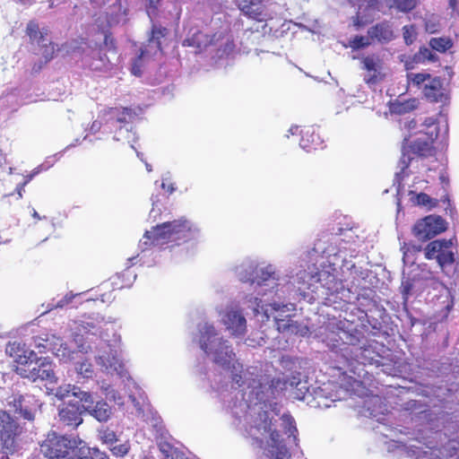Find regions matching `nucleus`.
Segmentation results:
<instances>
[{
	"instance_id": "obj_1",
	"label": "nucleus",
	"mask_w": 459,
	"mask_h": 459,
	"mask_svg": "<svg viewBox=\"0 0 459 459\" xmlns=\"http://www.w3.org/2000/svg\"><path fill=\"white\" fill-rule=\"evenodd\" d=\"M144 245L153 247L169 243L181 245L196 241L200 238V229L189 220L182 217L172 221L163 222L147 230L143 236Z\"/></svg>"
},
{
	"instance_id": "obj_2",
	"label": "nucleus",
	"mask_w": 459,
	"mask_h": 459,
	"mask_svg": "<svg viewBox=\"0 0 459 459\" xmlns=\"http://www.w3.org/2000/svg\"><path fill=\"white\" fill-rule=\"evenodd\" d=\"M423 129L420 131V135L411 142L407 147H403V155L400 160L401 172L406 176V169H409L413 157L411 154L420 158H429L435 156L436 148L434 143L439 134V126L436 119L432 117L426 118Z\"/></svg>"
},
{
	"instance_id": "obj_3",
	"label": "nucleus",
	"mask_w": 459,
	"mask_h": 459,
	"mask_svg": "<svg viewBox=\"0 0 459 459\" xmlns=\"http://www.w3.org/2000/svg\"><path fill=\"white\" fill-rule=\"evenodd\" d=\"M83 444L79 437L49 431L40 443V452L46 459H78L79 447Z\"/></svg>"
},
{
	"instance_id": "obj_4",
	"label": "nucleus",
	"mask_w": 459,
	"mask_h": 459,
	"mask_svg": "<svg viewBox=\"0 0 459 459\" xmlns=\"http://www.w3.org/2000/svg\"><path fill=\"white\" fill-rule=\"evenodd\" d=\"M200 347L207 354L213 352L214 362L230 368L235 358V353L227 342L217 337V333L212 325L205 324L200 330Z\"/></svg>"
},
{
	"instance_id": "obj_5",
	"label": "nucleus",
	"mask_w": 459,
	"mask_h": 459,
	"mask_svg": "<svg viewBox=\"0 0 459 459\" xmlns=\"http://www.w3.org/2000/svg\"><path fill=\"white\" fill-rule=\"evenodd\" d=\"M23 427L7 411H0V459H9L17 452Z\"/></svg>"
},
{
	"instance_id": "obj_6",
	"label": "nucleus",
	"mask_w": 459,
	"mask_h": 459,
	"mask_svg": "<svg viewBox=\"0 0 459 459\" xmlns=\"http://www.w3.org/2000/svg\"><path fill=\"white\" fill-rule=\"evenodd\" d=\"M407 77L413 87L422 91V94L427 100L435 103L448 100V93L440 77H433L428 73H411L408 74Z\"/></svg>"
},
{
	"instance_id": "obj_7",
	"label": "nucleus",
	"mask_w": 459,
	"mask_h": 459,
	"mask_svg": "<svg viewBox=\"0 0 459 459\" xmlns=\"http://www.w3.org/2000/svg\"><path fill=\"white\" fill-rule=\"evenodd\" d=\"M204 34L202 31L195 32L191 38H187L183 41V46L196 47L201 48L202 46L217 45L220 41L225 40L223 46L218 49L220 56H229L235 48V42L232 35L230 34V26L229 23H224L221 26L220 30L210 36L209 40L203 42L200 38Z\"/></svg>"
},
{
	"instance_id": "obj_8",
	"label": "nucleus",
	"mask_w": 459,
	"mask_h": 459,
	"mask_svg": "<svg viewBox=\"0 0 459 459\" xmlns=\"http://www.w3.org/2000/svg\"><path fill=\"white\" fill-rule=\"evenodd\" d=\"M448 223L440 215L430 214L419 219L411 228L412 235L421 242L432 239L447 230Z\"/></svg>"
},
{
	"instance_id": "obj_9",
	"label": "nucleus",
	"mask_w": 459,
	"mask_h": 459,
	"mask_svg": "<svg viewBox=\"0 0 459 459\" xmlns=\"http://www.w3.org/2000/svg\"><path fill=\"white\" fill-rule=\"evenodd\" d=\"M452 239H435L424 247V255L428 260L435 259L441 268L451 265L455 261V255L452 248Z\"/></svg>"
},
{
	"instance_id": "obj_10",
	"label": "nucleus",
	"mask_w": 459,
	"mask_h": 459,
	"mask_svg": "<svg viewBox=\"0 0 459 459\" xmlns=\"http://www.w3.org/2000/svg\"><path fill=\"white\" fill-rule=\"evenodd\" d=\"M8 405L13 407L14 411L19 413L24 420L33 421L41 403L32 394H13L9 397Z\"/></svg>"
},
{
	"instance_id": "obj_11",
	"label": "nucleus",
	"mask_w": 459,
	"mask_h": 459,
	"mask_svg": "<svg viewBox=\"0 0 459 459\" xmlns=\"http://www.w3.org/2000/svg\"><path fill=\"white\" fill-rule=\"evenodd\" d=\"M361 67L367 72L364 81L367 84H376L385 78L384 61L379 55L372 53L360 59Z\"/></svg>"
},
{
	"instance_id": "obj_12",
	"label": "nucleus",
	"mask_w": 459,
	"mask_h": 459,
	"mask_svg": "<svg viewBox=\"0 0 459 459\" xmlns=\"http://www.w3.org/2000/svg\"><path fill=\"white\" fill-rule=\"evenodd\" d=\"M89 409L90 407L87 410ZM85 410L83 403H80L79 400L75 403L70 401L59 409V420L66 426L77 428L82 423V415L85 412Z\"/></svg>"
},
{
	"instance_id": "obj_13",
	"label": "nucleus",
	"mask_w": 459,
	"mask_h": 459,
	"mask_svg": "<svg viewBox=\"0 0 459 459\" xmlns=\"http://www.w3.org/2000/svg\"><path fill=\"white\" fill-rule=\"evenodd\" d=\"M334 272L335 269L329 265L327 269H322L311 278L315 279L316 282H320L327 290L328 294H337L344 289V286L342 281L337 278Z\"/></svg>"
},
{
	"instance_id": "obj_14",
	"label": "nucleus",
	"mask_w": 459,
	"mask_h": 459,
	"mask_svg": "<svg viewBox=\"0 0 459 459\" xmlns=\"http://www.w3.org/2000/svg\"><path fill=\"white\" fill-rule=\"evenodd\" d=\"M7 351L14 358V362L16 363L14 371L18 375L21 368L22 369H29L36 364L34 361L37 359V354L32 351H27L22 350L20 343H10L7 347Z\"/></svg>"
},
{
	"instance_id": "obj_15",
	"label": "nucleus",
	"mask_w": 459,
	"mask_h": 459,
	"mask_svg": "<svg viewBox=\"0 0 459 459\" xmlns=\"http://www.w3.org/2000/svg\"><path fill=\"white\" fill-rule=\"evenodd\" d=\"M19 376L24 378H29L33 382L37 380H46L49 383H56V377L51 367V364L42 362L39 366L36 364L29 369H19Z\"/></svg>"
},
{
	"instance_id": "obj_16",
	"label": "nucleus",
	"mask_w": 459,
	"mask_h": 459,
	"mask_svg": "<svg viewBox=\"0 0 459 459\" xmlns=\"http://www.w3.org/2000/svg\"><path fill=\"white\" fill-rule=\"evenodd\" d=\"M368 35L372 42L379 44H387L395 39V33L393 23L389 21L377 22L368 30Z\"/></svg>"
},
{
	"instance_id": "obj_17",
	"label": "nucleus",
	"mask_w": 459,
	"mask_h": 459,
	"mask_svg": "<svg viewBox=\"0 0 459 459\" xmlns=\"http://www.w3.org/2000/svg\"><path fill=\"white\" fill-rule=\"evenodd\" d=\"M136 116L134 110L126 107L107 108L102 111V117L106 123L126 125Z\"/></svg>"
},
{
	"instance_id": "obj_18",
	"label": "nucleus",
	"mask_w": 459,
	"mask_h": 459,
	"mask_svg": "<svg viewBox=\"0 0 459 459\" xmlns=\"http://www.w3.org/2000/svg\"><path fill=\"white\" fill-rule=\"evenodd\" d=\"M70 394L80 403H83L85 409H88L93 403V397L90 392L82 391L80 387L70 384L57 387L55 394L59 400H63Z\"/></svg>"
},
{
	"instance_id": "obj_19",
	"label": "nucleus",
	"mask_w": 459,
	"mask_h": 459,
	"mask_svg": "<svg viewBox=\"0 0 459 459\" xmlns=\"http://www.w3.org/2000/svg\"><path fill=\"white\" fill-rule=\"evenodd\" d=\"M271 444L264 453V459H290V454L285 445L280 441V434L276 429L268 432Z\"/></svg>"
},
{
	"instance_id": "obj_20",
	"label": "nucleus",
	"mask_w": 459,
	"mask_h": 459,
	"mask_svg": "<svg viewBox=\"0 0 459 459\" xmlns=\"http://www.w3.org/2000/svg\"><path fill=\"white\" fill-rule=\"evenodd\" d=\"M227 328L236 336H241L245 333L247 328V321L244 316L237 310L228 311L223 318Z\"/></svg>"
},
{
	"instance_id": "obj_21",
	"label": "nucleus",
	"mask_w": 459,
	"mask_h": 459,
	"mask_svg": "<svg viewBox=\"0 0 459 459\" xmlns=\"http://www.w3.org/2000/svg\"><path fill=\"white\" fill-rule=\"evenodd\" d=\"M240 11L248 18L257 22L264 21V0H237Z\"/></svg>"
},
{
	"instance_id": "obj_22",
	"label": "nucleus",
	"mask_w": 459,
	"mask_h": 459,
	"mask_svg": "<svg viewBox=\"0 0 459 459\" xmlns=\"http://www.w3.org/2000/svg\"><path fill=\"white\" fill-rule=\"evenodd\" d=\"M300 134L299 145L304 150L310 152L322 147L323 140L321 139L316 128L314 126H307L303 128Z\"/></svg>"
},
{
	"instance_id": "obj_23",
	"label": "nucleus",
	"mask_w": 459,
	"mask_h": 459,
	"mask_svg": "<svg viewBox=\"0 0 459 459\" xmlns=\"http://www.w3.org/2000/svg\"><path fill=\"white\" fill-rule=\"evenodd\" d=\"M108 52L102 47H99L96 54L91 56L89 66L93 71L107 72L111 69L112 63L107 56Z\"/></svg>"
},
{
	"instance_id": "obj_24",
	"label": "nucleus",
	"mask_w": 459,
	"mask_h": 459,
	"mask_svg": "<svg viewBox=\"0 0 459 459\" xmlns=\"http://www.w3.org/2000/svg\"><path fill=\"white\" fill-rule=\"evenodd\" d=\"M274 273L270 268H259L255 267L249 273L248 278H242L241 281L244 282L249 281L251 284H256L258 286L263 285L265 281L273 278Z\"/></svg>"
},
{
	"instance_id": "obj_25",
	"label": "nucleus",
	"mask_w": 459,
	"mask_h": 459,
	"mask_svg": "<svg viewBox=\"0 0 459 459\" xmlns=\"http://www.w3.org/2000/svg\"><path fill=\"white\" fill-rule=\"evenodd\" d=\"M85 411H88L99 421H107L111 414L110 407L103 401L97 402L95 404L93 403L92 407L89 410H85Z\"/></svg>"
},
{
	"instance_id": "obj_26",
	"label": "nucleus",
	"mask_w": 459,
	"mask_h": 459,
	"mask_svg": "<svg viewBox=\"0 0 459 459\" xmlns=\"http://www.w3.org/2000/svg\"><path fill=\"white\" fill-rule=\"evenodd\" d=\"M168 34V29L160 24H152L151 32L148 38L149 44H155L156 51L162 52L161 41L160 39L165 38Z\"/></svg>"
},
{
	"instance_id": "obj_27",
	"label": "nucleus",
	"mask_w": 459,
	"mask_h": 459,
	"mask_svg": "<svg viewBox=\"0 0 459 459\" xmlns=\"http://www.w3.org/2000/svg\"><path fill=\"white\" fill-rule=\"evenodd\" d=\"M48 32V30L47 29L40 30L39 24L35 21H30L26 27V34L30 41L37 42L38 44L44 41Z\"/></svg>"
},
{
	"instance_id": "obj_28",
	"label": "nucleus",
	"mask_w": 459,
	"mask_h": 459,
	"mask_svg": "<svg viewBox=\"0 0 459 459\" xmlns=\"http://www.w3.org/2000/svg\"><path fill=\"white\" fill-rule=\"evenodd\" d=\"M78 459H110L109 456L98 447H90L87 444H83L79 447Z\"/></svg>"
},
{
	"instance_id": "obj_29",
	"label": "nucleus",
	"mask_w": 459,
	"mask_h": 459,
	"mask_svg": "<svg viewBox=\"0 0 459 459\" xmlns=\"http://www.w3.org/2000/svg\"><path fill=\"white\" fill-rule=\"evenodd\" d=\"M388 9L395 8L402 13H409L417 5V0H386Z\"/></svg>"
},
{
	"instance_id": "obj_30",
	"label": "nucleus",
	"mask_w": 459,
	"mask_h": 459,
	"mask_svg": "<svg viewBox=\"0 0 459 459\" xmlns=\"http://www.w3.org/2000/svg\"><path fill=\"white\" fill-rule=\"evenodd\" d=\"M429 46L435 51L445 53L454 46V42L446 37L432 38L429 40Z\"/></svg>"
},
{
	"instance_id": "obj_31",
	"label": "nucleus",
	"mask_w": 459,
	"mask_h": 459,
	"mask_svg": "<svg viewBox=\"0 0 459 459\" xmlns=\"http://www.w3.org/2000/svg\"><path fill=\"white\" fill-rule=\"evenodd\" d=\"M369 36L356 35L349 40V47L353 50H359L368 48L372 44Z\"/></svg>"
},
{
	"instance_id": "obj_32",
	"label": "nucleus",
	"mask_w": 459,
	"mask_h": 459,
	"mask_svg": "<svg viewBox=\"0 0 459 459\" xmlns=\"http://www.w3.org/2000/svg\"><path fill=\"white\" fill-rule=\"evenodd\" d=\"M259 422L255 424V428L261 432V434H267L271 431L273 422L272 419L269 417L267 411H262L259 413Z\"/></svg>"
},
{
	"instance_id": "obj_33",
	"label": "nucleus",
	"mask_w": 459,
	"mask_h": 459,
	"mask_svg": "<svg viewBox=\"0 0 459 459\" xmlns=\"http://www.w3.org/2000/svg\"><path fill=\"white\" fill-rule=\"evenodd\" d=\"M285 426L284 430L289 434L290 437H293L294 440H297L298 429L295 424L294 419L289 414H283L281 417Z\"/></svg>"
},
{
	"instance_id": "obj_34",
	"label": "nucleus",
	"mask_w": 459,
	"mask_h": 459,
	"mask_svg": "<svg viewBox=\"0 0 459 459\" xmlns=\"http://www.w3.org/2000/svg\"><path fill=\"white\" fill-rule=\"evenodd\" d=\"M100 47H102L106 52L112 53L114 55L117 52L116 40L113 38L112 33L109 31L105 32L103 43L100 45Z\"/></svg>"
},
{
	"instance_id": "obj_35",
	"label": "nucleus",
	"mask_w": 459,
	"mask_h": 459,
	"mask_svg": "<svg viewBox=\"0 0 459 459\" xmlns=\"http://www.w3.org/2000/svg\"><path fill=\"white\" fill-rule=\"evenodd\" d=\"M148 51L145 48H141L138 56L134 59L132 64V74L140 76L142 74L143 58L146 56Z\"/></svg>"
},
{
	"instance_id": "obj_36",
	"label": "nucleus",
	"mask_w": 459,
	"mask_h": 459,
	"mask_svg": "<svg viewBox=\"0 0 459 459\" xmlns=\"http://www.w3.org/2000/svg\"><path fill=\"white\" fill-rule=\"evenodd\" d=\"M77 372L84 378L91 377L93 374L92 364L88 360L82 361L77 367Z\"/></svg>"
},
{
	"instance_id": "obj_37",
	"label": "nucleus",
	"mask_w": 459,
	"mask_h": 459,
	"mask_svg": "<svg viewBox=\"0 0 459 459\" xmlns=\"http://www.w3.org/2000/svg\"><path fill=\"white\" fill-rule=\"evenodd\" d=\"M233 369L236 372H232L231 379L232 381L238 385V386H242L244 385L243 381V366L240 363H232Z\"/></svg>"
},
{
	"instance_id": "obj_38",
	"label": "nucleus",
	"mask_w": 459,
	"mask_h": 459,
	"mask_svg": "<svg viewBox=\"0 0 459 459\" xmlns=\"http://www.w3.org/2000/svg\"><path fill=\"white\" fill-rule=\"evenodd\" d=\"M416 203L420 205L435 207L437 204V200L432 199L426 193H420L416 196Z\"/></svg>"
},
{
	"instance_id": "obj_39",
	"label": "nucleus",
	"mask_w": 459,
	"mask_h": 459,
	"mask_svg": "<svg viewBox=\"0 0 459 459\" xmlns=\"http://www.w3.org/2000/svg\"><path fill=\"white\" fill-rule=\"evenodd\" d=\"M403 39L406 45H411L415 39H416V33L414 30V27L412 25L408 26L405 25L403 27Z\"/></svg>"
},
{
	"instance_id": "obj_40",
	"label": "nucleus",
	"mask_w": 459,
	"mask_h": 459,
	"mask_svg": "<svg viewBox=\"0 0 459 459\" xmlns=\"http://www.w3.org/2000/svg\"><path fill=\"white\" fill-rule=\"evenodd\" d=\"M100 439L102 443L108 445H112L117 441V434L109 429H106L100 432Z\"/></svg>"
},
{
	"instance_id": "obj_41",
	"label": "nucleus",
	"mask_w": 459,
	"mask_h": 459,
	"mask_svg": "<svg viewBox=\"0 0 459 459\" xmlns=\"http://www.w3.org/2000/svg\"><path fill=\"white\" fill-rule=\"evenodd\" d=\"M113 455L117 457H123L129 452V446L127 444H120L114 446L110 448Z\"/></svg>"
},
{
	"instance_id": "obj_42",
	"label": "nucleus",
	"mask_w": 459,
	"mask_h": 459,
	"mask_svg": "<svg viewBox=\"0 0 459 459\" xmlns=\"http://www.w3.org/2000/svg\"><path fill=\"white\" fill-rule=\"evenodd\" d=\"M149 3L146 5V12L150 17L157 14L160 0H148Z\"/></svg>"
},
{
	"instance_id": "obj_43",
	"label": "nucleus",
	"mask_w": 459,
	"mask_h": 459,
	"mask_svg": "<svg viewBox=\"0 0 459 459\" xmlns=\"http://www.w3.org/2000/svg\"><path fill=\"white\" fill-rule=\"evenodd\" d=\"M158 446H159L160 451L163 454V455L165 457L169 456L173 452V450L176 448L173 445H171L168 441H160L158 444Z\"/></svg>"
},
{
	"instance_id": "obj_44",
	"label": "nucleus",
	"mask_w": 459,
	"mask_h": 459,
	"mask_svg": "<svg viewBox=\"0 0 459 459\" xmlns=\"http://www.w3.org/2000/svg\"><path fill=\"white\" fill-rule=\"evenodd\" d=\"M420 54L422 56L423 59L435 62L437 60V56L433 54L428 48L423 47L420 48Z\"/></svg>"
},
{
	"instance_id": "obj_45",
	"label": "nucleus",
	"mask_w": 459,
	"mask_h": 459,
	"mask_svg": "<svg viewBox=\"0 0 459 459\" xmlns=\"http://www.w3.org/2000/svg\"><path fill=\"white\" fill-rule=\"evenodd\" d=\"M46 61H49L53 58L54 55V44L52 42L49 43V46H45V51L43 53Z\"/></svg>"
},
{
	"instance_id": "obj_46",
	"label": "nucleus",
	"mask_w": 459,
	"mask_h": 459,
	"mask_svg": "<svg viewBox=\"0 0 459 459\" xmlns=\"http://www.w3.org/2000/svg\"><path fill=\"white\" fill-rule=\"evenodd\" d=\"M367 6L369 10L373 11H382L381 9V2L379 0H368Z\"/></svg>"
},
{
	"instance_id": "obj_47",
	"label": "nucleus",
	"mask_w": 459,
	"mask_h": 459,
	"mask_svg": "<svg viewBox=\"0 0 459 459\" xmlns=\"http://www.w3.org/2000/svg\"><path fill=\"white\" fill-rule=\"evenodd\" d=\"M166 459H186L185 454L178 448H175L173 452L165 457Z\"/></svg>"
},
{
	"instance_id": "obj_48",
	"label": "nucleus",
	"mask_w": 459,
	"mask_h": 459,
	"mask_svg": "<svg viewBox=\"0 0 459 459\" xmlns=\"http://www.w3.org/2000/svg\"><path fill=\"white\" fill-rule=\"evenodd\" d=\"M276 325L279 331H284L289 327V325L284 323V320L276 318Z\"/></svg>"
},
{
	"instance_id": "obj_49",
	"label": "nucleus",
	"mask_w": 459,
	"mask_h": 459,
	"mask_svg": "<svg viewBox=\"0 0 459 459\" xmlns=\"http://www.w3.org/2000/svg\"><path fill=\"white\" fill-rule=\"evenodd\" d=\"M364 25V23L362 22L361 19L359 18V15H356L354 18H353V26L356 27L357 29H359L361 28L362 26Z\"/></svg>"
},
{
	"instance_id": "obj_50",
	"label": "nucleus",
	"mask_w": 459,
	"mask_h": 459,
	"mask_svg": "<svg viewBox=\"0 0 459 459\" xmlns=\"http://www.w3.org/2000/svg\"><path fill=\"white\" fill-rule=\"evenodd\" d=\"M457 5H458L457 0H449L450 8H452L453 10H455L457 8Z\"/></svg>"
},
{
	"instance_id": "obj_51",
	"label": "nucleus",
	"mask_w": 459,
	"mask_h": 459,
	"mask_svg": "<svg viewBox=\"0 0 459 459\" xmlns=\"http://www.w3.org/2000/svg\"><path fill=\"white\" fill-rule=\"evenodd\" d=\"M255 301L256 307H254V312L255 315H257V314H259V307H260L261 301L257 298L255 299Z\"/></svg>"
},
{
	"instance_id": "obj_52",
	"label": "nucleus",
	"mask_w": 459,
	"mask_h": 459,
	"mask_svg": "<svg viewBox=\"0 0 459 459\" xmlns=\"http://www.w3.org/2000/svg\"><path fill=\"white\" fill-rule=\"evenodd\" d=\"M399 111H400V112H401V111H408V108H407V107H406V104H402V108H400V110H399Z\"/></svg>"
},
{
	"instance_id": "obj_53",
	"label": "nucleus",
	"mask_w": 459,
	"mask_h": 459,
	"mask_svg": "<svg viewBox=\"0 0 459 459\" xmlns=\"http://www.w3.org/2000/svg\"><path fill=\"white\" fill-rule=\"evenodd\" d=\"M272 307H273V308L274 310H279V308H280V305H279V304H275V303H274V304H273V305H272Z\"/></svg>"
},
{
	"instance_id": "obj_54",
	"label": "nucleus",
	"mask_w": 459,
	"mask_h": 459,
	"mask_svg": "<svg viewBox=\"0 0 459 459\" xmlns=\"http://www.w3.org/2000/svg\"><path fill=\"white\" fill-rule=\"evenodd\" d=\"M175 190V188L172 186H169L167 188V191L169 193H172Z\"/></svg>"
},
{
	"instance_id": "obj_55",
	"label": "nucleus",
	"mask_w": 459,
	"mask_h": 459,
	"mask_svg": "<svg viewBox=\"0 0 459 459\" xmlns=\"http://www.w3.org/2000/svg\"><path fill=\"white\" fill-rule=\"evenodd\" d=\"M32 216L37 219H40L38 212L36 211L33 212Z\"/></svg>"
},
{
	"instance_id": "obj_56",
	"label": "nucleus",
	"mask_w": 459,
	"mask_h": 459,
	"mask_svg": "<svg viewBox=\"0 0 459 459\" xmlns=\"http://www.w3.org/2000/svg\"><path fill=\"white\" fill-rule=\"evenodd\" d=\"M22 187H23V185L21 186L20 187H18V193H19V195L22 196Z\"/></svg>"
},
{
	"instance_id": "obj_57",
	"label": "nucleus",
	"mask_w": 459,
	"mask_h": 459,
	"mask_svg": "<svg viewBox=\"0 0 459 459\" xmlns=\"http://www.w3.org/2000/svg\"><path fill=\"white\" fill-rule=\"evenodd\" d=\"M440 179H441L443 182L447 181V180H446V178L443 175L440 177Z\"/></svg>"
},
{
	"instance_id": "obj_58",
	"label": "nucleus",
	"mask_w": 459,
	"mask_h": 459,
	"mask_svg": "<svg viewBox=\"0 0 459 459\" xmlns=\"http://www.w3.org/2000/svg\"><path fill=\"white\" fill-rule=\"evenodd\" d=\"M146 168H147V169H148L149 171H151V170H152V169H151V167H150L149 165H146Z\"/></svg>"
},
{
	"instance_id": "obj_59",
	"label": "nucleus",
	"mask_w": 459,
	"mask_h": 459,
	"mask_svg": "<svg viewBox=\"0 0 459 459\" xmlns=\"http://www.w3.org/2000/svg\"><path fill=\"white\" fill-rule=\"evenodd\" d=\"M90 2H91V4H94V3H96V2H97V0H90Z\"/></svg>"
},
{
	"instance_id": "obj_60",
	"label": "nucleus",
	"mask_w": 459,
	"mask_h": 459,
	"mask_svg": "<svg viewBox=\"0 0 459 459\" xmlns=\"http://www.w3.org/2000/svg\"><path fill=\"white\" fill-rule=\"evenodd\" d=\"M162 188H165L166 187V184L165 183H162Z\"/></svg>"
}]
</instances>
